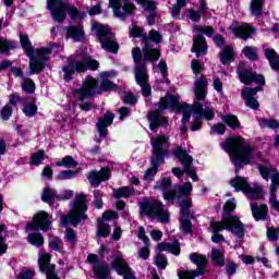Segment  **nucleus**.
Here are the masks:
<instances>
[{
  "instance_id": "nucleus-1",
  "label": "nucleus",
  "mask_w": 279,
  "mask_h": 279,
  "mask_svg": "<svg viewBox=\"0 0 279 279\" xmlns=\"http://www.w3.org/2000/svg\"><path fill=\"white\" fill-rule=\"evenodd\" d=\"M194 95L196 101L191 106L193 122L191 130L197 132L202 128V120L213 121L215 119V109L210 106L202 105L199 101L206 99L208 95V78L206 76H199L194 81Z\"/></svg>"
},
{
  "instance_id": "nucleus-2",
  "label": "nucleus",
  "mask_w": 279,
  "mask_h": 279,
  "mask_svg": "<svg viewBox=\"0 0 279 279\" xmlns=\"http://www.w3.org/2000/svg\"><path fill=\"white\" fill-rule=\"evenodd\" d=\"M222 149L229 153L231 162L241 169L243 165H253L260 160V153L256 151L245 138L243 137H230L222 144Z\"/></svg>"
},
{
  "instance_id": "nucleus-3",
  "label": "nucleus",
  "mask_w": 279,
  "mask_h": 279,
  "mask_svg": "<svg viewBox=\"0 0 279 279\" xmlns=\"http://www.w3.org/2000/svg\"><path fill=\"white\" fill-rule=\"evenodd\" d=\"M20 40L26 56L29 58V75L40 73L45 69V63L49 60V56H51V47L34 49L32 41H29V36L23 34L20 35Z\"/></svg>"
},
{
  "instance_id": "nucleus-4",
  "label": "nucleus",
  "mask_w": 279,
  "mask_h": 279,
  "mask_svg": "<svg viewBox=\"0 0 279 279\" xmlns=\"http://www.w3.org/2000/svg\"><path fill=\"white\" fill-rule=\"evenodd\" d=\"M89 69L90 71H96L99 69V62L97 60L90 59L86 53V49L77 50L74 57L69 58V63L63 66L62 71L64 73L63 80L70 82V80L76 73H82Z\"/></svg>"
},
{
  "instance_id": "nucleus-5",
  "label": "nucleus",
  "mask_w": 279,
  "mask_h": 279,
  "mask_svg": "<svg viewBox=\"0 0 279 279\" xmlns=\"http://www.w3.org/2000/svg\"><path fill=\"white\" fill-rule=\"evenodd\" d=\"M129 29L132 38H143L144 40L142 61L156 62L160 58V50L151 48L150 44L162 43V35L157 31H151L147 36L143 34V28L135 24H132Z\"/></svg>"
},
{
  "instance_id": "nucleus-6",
  "label": "nucleus",
  "mask_w": 279,
  "mask_h": 279,
  "mask_svg": "<svg viewBox=\"0 0 279 279\" xmlns=\"http://www.w3.org/2000/svg\"><path fill=\"white\" fill-rule=\"evenodd\" d=\"M210 228L214 232L211 236L213 243H221V241H226L223 235L219 233L223 232V230L232 232L238 239H243L245 236V227L236 216L222 217L221 221L211 222Z\"/></svg>"
},
{
  "instance_id": "nucleus-7",
  "label": "nucleus",
  "mask_w": 279,
  "mask_h": 279,
  "mask_svg": "<svg viewBox=\"0 0 279 279\" xmlns=\"http://www.w3.org/2000/svg\"><path fill=\"white\" fill-rule=\"evenodd\" d=\"M47 10H49L54 23H64L66 21V12L72 21H82L84 13H80L77 8L62 0H47Z\"/></svg>"
},
{
  "instance_id": "nucleus-8",
  "label": "nucleus",
  "mask_w": 279,
  "mask_h": 279,
  "mask_svg": "<svg viewBox=\"0 0 279 279\" xmlns=\"http://www.w3.org/2000/svg\"><path fill=\"white\" fill-rule=\"evenodd\" d=\"M86 210H88L86 195L76 194L71 203L70 213L61 217V227L66 228L69 223L71 226H77L86 219Z\"/></svg>"
},
{
  "instance_id": "nucleus-9",
  "label": "nucleus",
  "mask_w": 279,
  "mask_h": 279,
  "mask_svg": "<svg viewBox=\"0 0 279 279\" xmlns=\"http://www.w3.org/2000/svg\"><path fill=\"white\" fill-rule=\"evenodd\" d=\"M169 109L177 110L182 114V125L180 126V132L184 134V132H186V123L191 121V114H193V107H191V105L180 104V96L169 94L160 99L159 110Z\"/></svg>"
},
{
  "instance_id": "nucleus-10",
  "label": "nucleus",
  "mask_w": 279,
  "mask_h": 279,
  "mask_svg": "<svg viewBox=\"0 0 279 279\" xmlns=\"http://www.w3.org/2000/svg\"><path fill=\"white\" fill-rule=\"evenodd\" d=\"M133 60L135 62V80L141 86L144 97L151 95V87L147 84V65L143 61V52L136 47L132 50Z\"/></svg>"
},
{
  "instance_id": "nucleus-11",
  "label": "nucleus",
  "mask_w": 279,
  "mask_h": 279,
  "mask_svg": "<svg viewBox=\"0 0 279 279\" xmlns=\"http://www.w3.org/2000/svg\"><path fill=\"white\" fill-rule=\"evenodd\" d=\"M154 190L162 191L163 199H166V202H175V197H178V195H190V193H193V184H191V182H186L182 186H174L171 191V179L162 178L161 182L156 183Z\"/></svg>"
},
{
  "instance_id": "nucleus-12",
  "label": "nucleus",
  "mask_w": 279,
  "mask_h": 279,
  "mask_svg": "<svg viewBox=\"0 0 279 279\" xmlns=\"http://www.w3.org/2000/svg\"><path fill=\"white\" fill-rule=\"evenodd\" d=\"M141 214L156 219L160 223H169V211L165 209L159 201L144 199L141 204Z\"/></svg>"
},
{
  "instance_id": "nucleus-13",
  "label": "nucleus",
  "mask_w": 279,
  "mask_h": 279,
  "mask_svg": "<svg viewBox=\"0 0 279 279\" xmlns=\"http://www.w3.org/2000/svg\"><path fill=\"white\" fill-rule=\"evenodd\" d=\"M193 34L194 43L192 51L196 53L197 58H199V56H206V53H208V45H206V38L204 36H207L208 38L214 36L215 28H213V26L194 25Z\"/></svg>"
},
{
  "instance_id": "nucleus-14",
  "label": "nucleus",
  "mask_w": 279,
  "mask_h": 279,
  "mask_svg": "<svg viewBox=\"0 0 279 279\" xmlns=\"http://www.w3.org/2000/svg\"><path fill=\"white\" fill-rule=\"evenodd\" d=\"M229 184L235 189V192L242 191L247 199H263L265 197V192L263 191L262 185L254 183L250 185L247 180L243 177H235L232 179Z\"/></svg>"
},
{
  "instance_id": "nucleus-15",
  "label": "nucleus",
  "mask_w": 279,
  "mask_h": 279,
  "mask_svg": "<svg viewBox=\"0 0 279 279\" xmlns=\"http://www.w3.org/2000/svg\"><path fill=\"white\" fill-rule=\"evenodd\" d=\"M93 29H95L99 43L105 51H109L110 53H117V51H119V44L114 39V35L110 28L101 24H94Z\"/></svg>"
},
{
  "instance_id": "nucleus-16",
  "label": "nucleus",
  "mask_w": 279,
  "mask_h": 279,
  "mask_svg": "<svg viewBox=\"0 0 279 279\" xmlns=\"http://www.w3.org/2000/svg\"><path fill=\"white\" fill-rule=\"evenodd\" d=\"M190 260L197 266V270H180L178 272L179 279H195L197 276H204V271H206V265H208V259L206 256L192 253L190 254Z\"/></svg>"
},
{
  "instance_id": "nucleus-17",
  "label": "nucleus",
  "mask_w": 279,
  "mask_h": 279,
  "mask_svg": "<svg viewBox=\"0 0 279 279\" xmlns=\"http://www.w3.org/2000/svg\"><path fill=\"white\" fill-rule=\"evenodd\" d=\"M150 144L153 147L151 159L158 160L159 162H165V156H169V147L171 143L169 142L168 135H158L150 138Z\"/></svg>"
},
{
  "instance_id": "nucleus-18",
  "label": "nucleus",
  "mask_w": 279,
  "mask_h": 279,
  "mask_svg": "<svg viewBox=\"0 0 279 279\" xmlns=\"http://www.w3.org/2000/svg\"><path fill=\"white\" fill-rule=\"evenodd\" d=\"M51 223H53V219L49 216V213L41 210L37 213L33 221L27 225V230H43V232H48V230H51Z\"/></svg>"
},
{
  "instance_id": "nucleus-19",
  "label": "nucleus",
  "mask_w": 279,
  "mask_h": 279,
  "mask_svg": "<svg viewBox=\"0 0 279 279\" xmlns=\"http://www.w3.org/2000/svg\"><path fill=\"white\" fill-rule=\"evenodd\" d=\"M258 170L264 180L269 181V178H271L270 193H276L279 189V172L271 167L269 161L258 163Z\"/></svg>"
},
{
  "instance_id": "nucleus-20",
  "label": "nucleus",
  "mask_w": 279,
  "mask_h": 279,
  "mask_svg": "<svg viewBox=\"0 0 279 279\" xmlns=\"http://www.w3.org/2000/svg\"><path fill=\"white\" fill-rule=\"evenodd\" d=\"M173 156H175L180 162L183 165V169L187 175L193 180V182H197V174L195 173V169L191 167L193 165V157L184 150L181 146H178L175 150L172 151Z\"/></svg>"
},
{
  "instance_id": "nucleus-21",
  "label": "nucleus",
  "mask_w": 279,
  "mask_h": 279,
  "mask_svg": "<svg viewBox=\"0 0 279 279\" xmlns=\"http://www.w3.org/2000/svg\"><path fill=\"white\" fill-rule=\"evenodd\" d=\"M229 29L235 35V38H242L243 40H247V38H252L256 34V29L252 25L241 22H233Z\"/></svg>"
},
{
  "instance_id": "nucleus-22",
  "label": "nucleus",
  "mask_w": 279,
  "mask_h": 279,
  "mask_svg": "<svg viewBox=\"0 0 279 279\" xmlns=\"http://www.w3.org/2000/svg\"><path fill=\"white\" fill-rule=\"evenodd\" d=\"M112 267L116 269L117 274L124 279H136V275H134V271H132V268L121 255H116L113 257Z\"/></svg>"
},
{
  "instance_id": "nucleus-23",
  "label": "nucleus",
  "mask_w": 279,
  "mask_h": 279,
  "mask_svg": "<svg viewBox=\"0 0 279 279\" xmlns=\"http://www.w3.org/2000/svg\"><path fill=\"white\" fill-rule=\"evenodd\" d=\"M147 0H135V3H137V5H143ZM113 10V9H112ZM117 10H119V12H125L123 15H117V13L113 10V15L116 16V19H125L126 16H130V14H132V12H134L136 10V5H134V3L130 2V0H117Z\"/></svg>"
},
{
  "instance_id": "nucleus-24",
  "label": "nucleus",
  "mask_w": 279,
  "mask_h": 279,
  "mask_svg": "<svg viewBox=\"0 0 279 279\" xmlns=\"http://www.w3.org/2000/svg\"><path fill=\"white\" fill-rule=\"evenodd\" d=\"M38 265L40 271L46 274L47 279H60V277H58L53 271V266H51V255H49V253H39Z\"/></svg>"
},
{
  "instance_id": "nucleus-25",
  "label": "nucleus",
  "mask_w": 279,
  "mask_h": 279,
  "mask_svg": "<svg viewBox=\"0 0 279 279\" xmlns=\"http://www.w3.org/2000/svg\"><path fill=\"white\" fill-rule=\"evenodd\" d=\"M97 80L94 77L88 76L83 85L74 92L75 95H80L81 97H84L85 99H88V97H93L95 95L97 89Z\"/></svg>"
},
{
  "instance_id": "nucleus-26",
  "label": "nucleus",
  "mask_w": 279,
  "mask_h": 279,
  "mask_svg": "<svg viewBox=\"0 0 279 279\" xmlns=\"http://www.w3.org/2000/svg\"><path fill=\"white\" fill-rule=\"evenodd\" d=\"M238 75L242 84H252V82H254L255 84H260V86H265V76L248 71H243L241 65L238 68Z\"/></svg>"
},
{
  "instance_id": "nucleus-27",
  "label": "nucleus",
  "mask_w": 279,
  "mask_h": 279,
  "mask_svg": "<svg viewBox=\"0 0 279 279\" xmlns=\"http://www.w3.org/2000/svg\"><path fill=\"white\" fill-rule=\"evenodd\" d=\"M260 90V87H255V88H250V87H244L242 89V98L244 101H246L247 108H251V110H257V108L260 107V104H258V100L254 98V95Z\"/></svg>"
},
{
  "instance_id": "nucleus-28",
  "label": "nucleus",
  "mask_w": 279,
  "mask_h": 279,
  "mask_svg": "<svg viewBox=\"0 0 279 279\" xmlns=\"http://www.w3.org/2000/svg\"><path fill=\"white\" fill-rule=\"evenodd\" d=\"M87 179L92 186H99L101 182H106V180H110V169L102 168L100 171H92L87 174Z\"/></svg>"
},
{
  "instance_id": "nucleus-29",
  "label": "nucleus",
  "mask_w": 279,
  "mask_h": 279,
  "mask_svg": "<svg viewBox=\"0 0 279 279\" xmlns=\"http://www.w3.org/2000/svg\"><path fill=\"white\" fill-rule=\"evenodd\" d=\"M114 121V113L107 111L104 118H100L97 123V130L99 132V136L106 138L108 136V128Z\"/></svg>"
},
{
  "instance_id": "nucleus-30",
  "label": "nucleus",
  "mask_w": 279,
  "mask_h": 279,
  "mask_svg": "<svg viewBox=\"0 0 279 279\" xmlns=\"http://www.w3.org/2000/svg\"><path fill=\"white\" fill-rule=\"evenodd\" d=\"M251 209L255 221H263L267 219V215L269 214V208L267 205H259L255 203H251Z\"/></svg>"
},
{
  "instance_id": "nucleus-31",
  "label": "nucleus",
  "mask_w": 279,
  "mask_h": 279,
  "mask_svg": "<svg viewBox=\"0 0 279 279\" xmlns=\"http://www.w3.org/2000/svg\"><path fill=\"white\" fill-rule=\"evenodd\" d=\"M148 120H149V130L151 132H156V128H159V125H165L167 123V118L162 117L160 112L153 111L148 113Z\"/></svg>"
},
{
  "instance_id": "nucleus-32",
  "label": "nucleus",
  "mask_w": 279,
  "mask_h": 279,
  "mask_svg": "<svg viewBox=\"0 0 279 279\" xmlns=\"http://www.w3.org/2000/svg\"><path fill=\"white\" fill-rule=\"evenodd\" d=\"M41 199L46 204H49V206H53L56 202L60 201V196H58L56 190L51 187H45L41 195Z\"/></svg>"
},
{
  "instance_id": "nucleus-33",
  "label": "nucleus",
  "mask_w": 279,
  "mask_h": 279,
  "mask_svg": "<svg viewBox=\"0 0 279 279\" xmlns=\"http://www.w3.org/2000/svg\"><path fill=\"white\" fill-rule=\"evenodd\" d=\"M158 252H170L174 256H180V243H159L157 244Z\"/></svg>"
},
{
  "instance_id": "nucleus-34",
  "label": "nucleus",
  "mask_w": 279,
  "mask_h": 279,
  "mask_svg": "<svg viewBox=\"0 0 279 279\" xmlns=\"http://www.w3.org/2000/svg\"><path fill=\"white\" fill-rule=\"evenodd\" d=\"M265 56L269 61L272 71H279V56L276 53V50L267 48L265 50Z\"/></svg>"
},
{
  "instance_id": "nucleus-35",
  "label": "nucleus",
  "mask_w": 279,
  "mask_h": 279,
  "mask_svg": "<svg viewBox=\"0 0 279 279\" xmlns=\"http://www.w3.org/2000/svg\"><path fill=\"white\" fill-rule=\"evenodd\" d=\"M66 38H72L74 43H80V40L84 39V31L80 26H70L66 28Z\"/></svg>"
},
{
  "instance_id": "nucleus-36",
  "label": "nucleus",
  "mask_w": 279,
  "mask_h": 279,
  "mask_svg": "<svg viewBox=\"0 0 279 279\" xmlns=\"http://www.w3.org/2000/svg\"><path fill=\"white\" fill-rule=\"evenodd\" d=\"M219 58L222 64H230V62H234V49L232 46H227L223 51L219 53Z\"/></svg>"
},
{
  "instance_id": "nucleus-37",
  "label": "nucleus",
  "mask_w": 279,
  "mask_h": 279,
  "mask_svg": "<svg viewBox=\"0 0 279 279\" xmlns=\"http://www.w3.org/2000/svg\"><path fill=\"white\" fill-rule=\"evenodd\" d=\"M93 270L96 278L99 279H108V276H110V269L106 264H95Z\"/></svg>"
},
{
  "instance_id": "nucleus-38",
  "label": "nucleus",
  "mask_w": 279,
  "mask_h": 279,
  "mask_svg": "<svg viewBox=\"0 0 279 279\" xmlns=\"http://www.w3.org/2000/svg\"><path fill=\"white\" fill-rule=\"evenodd\" d=\"M190 194H185V195H182V194H177V197L175 199H178L179 202V206L181 208V211L184 214L186 213V210H189V208H191V204H192V199L189 197Z\"/></svg>"
},
{
  "instance_id": "nucleus-39",
  "label": "nucleus",
  "mask_w": 279,
  "mask_h": 279,
  "mask_svg": "<svg viewBox=\"0 0 279 279\" xmlns=\"http://www.w3.org/2000/svg\"><path fill=\"white\" fill-rule=\"evenodd\" d=\"M263 5H265V0H251L250 12L253 16H260L263 14Z\"/></svg>"
},
{
  "instance_id": "nucleus-40",
  "label": "nucleus",
  "mask_w": 279,
  "mask_h": 279,
  "mask_svg": "<svg viewBox=\"0 0 279 279\" xmlns=\"http://www.w3.org/2000/svg\"><path fill=\"white\" fill-rule=\"evenodd\" d=\"M162 161H158L155 159H151V168H149L145 173H144V180H147L148 182H151L154 180V175L158 173V167L162 165Z\"/></svg>"
},
{
  "instance_id": "nucleus-41",
  "label": "nucleus",
  "mask_w": 279,
  "mask_h": 279,
  "mask_svg": "<svg viewBox=\"0 0 279 279\" xmlns=\"http://www.w3.org/2000/svg\"><path fill=\"white\" fill-rule=\"evenodd\" d=\"M23 112L25 117H36V113L38 112V106H36V102L34 100L32 101L25 100Z\"/></svg>"
},
{
  "instance_id": "nucleus-42",
  "label": "nucleus",
  "mask_w": 279,
  "mask_h": 279,
  "mask_svg": "<svg viewBox=\"0 0 279 279\" xmlns=\"http://www.w3.org/2000/svg\"><path fill=\"white\" fill-rule=\"evenodd\" d=\"M110 236V225L104 222L101 218L98 219V231H97V239H106Z\"/></svg>"
},
{
  "instance_id": "nucleus-43",
  "label": "nucleus",
  "mask_w": 279,
  "mask_h": 279,
  "mask_svg": "<svg viewBox=\"0 0 279 279\" xmlns=\"http://www.w3.org/2000/svg\"><path fill=\"white\" fill-rule=\"evenodd\" d=\"M3 27V21L0 20V29ZM10 49H14V43L0 37V53H10Z\"/></svg>"
},
{
  "instance_id": "nucleus-44",
  "label": "nucleus",
  "mask_w": 279,
  "mask_h": 279,
  "mask_svg": "<svg viewBox=\"0 0 279 279\" xmlns=\"http://www.w3.org/2000/svg\"><path fill=\"white\" fill-rule=\"evenodd\" d=\"M134 193V187L132 186H123L117 190H113V197L120 199L121 197H130Z\"/></svg>"
},
{
  "instance_id": "nucleus-45",
  "label": "nucleus",
  "mask_w": 279,
  "mask_h": 279,
  "mask_svg": "<svg viewBox=\"0 0 279 279\" xmlns=\"http://www.w3.org/2000/svg\"><path fill=\"white\" fill-rule=\"evenodd\" d=\"M211 259L219 267H223V265H226V259L223 258V252H221V250L213 248L211 250Z\"/></svg>"
},
{
  "instance_id": "nucleus-46",
  "label": "nucleus",
  "mask_w": 279,
  "mask_h": 279,
  "mask_svg": "<svg viewBox=\"0 0 279 279\" xmlns=\"http://www.w3.org/2000/svg\"><path fill=\"white\" fill-rule=\"evenodd\" d=\"M223 123L228 124L231 130H239L241 128V122L235 116H225L222 117Z\"/></svg>"
},
{
  "instance_id": "nucleus-47",
  "label": "nucleus",
  "mask_w": 279,
  "mask_h": 279,
  "mask_svg": "<svg viewBox=\"0 0 279 279\" xmlns=\"http://www.w3.org/2000/svg\"><path fill=\"white\" fill-rule=\"evenodd\" d=\"M28 243L31 245H35L36 247H40V245H44L45 243V238L40 233H31L27 236Z\"/></svg>"
},
{
  "instance_id": "nucleus-48",
  "label": "nucleus",
  "mask_w": 279,
  "mask_h": 279,
  "mask_svg": "<svg viewBox=\"0 0 279 279\" xmlns=\"http://www.w3.org/2000/svg\"><path fill=\"white\" fill-rule=\"evenodd\" d=\"M57 167H65V169H71L77 167V162L73 159L72 156H65L60 161H57Z\"/></svg>"
},
{
  "instance_id": "nucleus-49",
  "label": "nucleus",
  "mask_w": 279,
  "mask_h": 279,
  "mask_svg": "<svg viewBox=\"0 0 279 279\" xmlns=\"http://www.w3.org/2000/svg\"><path fill=\"white\" fill-rule=\"evenodd\" d=\"M45 158H47V156L45 155V150H38L31 156V165L38 167V165H40L43 160H45Z\"/></svg>"
},
{
  "instance_id": "nucleus-50",
  "label": "nucleus",
  "mask_w": 279,
  "mask_h": 279,
  "mask_svg": "<svg viewBox=\"0 0 279 279\" xmlns=\"http://www.w3.org/2000/svg\"><path fill=\"white\" fill-rule=\"evenodd\" d=\"M234 210H236V199L231 198L227 201L223 206V213H225L223 217H230L228 215H230V213H234Z\"/></svg>"
},
{
  "instance_id": "nucleus-51",
  "label": "nucleus",
  "mask_w": 279,
  "mask_h": 279,
  "mask_svg": "<svg viewBox=\"0 0 279 279\" xmlns=\"http://www.w3.org/2000/svg\"><path fill=\"white\" fill-rule=\"evenodd\" d=\"M8 227L5 225H0V255L8 252V244H5V238H3L2 232H5Z\"/></svg>"
},
{
  "instance_id": "nucleus-52",
  "label": "nucleus",
  "mask_w": 279,
  "mask_h": 279,
  "mask_svg": "<svg viewBox=\"0 0 279 279\" xmlns=\"http://www.w3.org/2000/svg\"><path fill=\"white\" fill-rule=\"evenodd\" d=\"M22 88L24 93L32 94L36 92V84H34V81H32L31 78H25L22 82Z\"/></svg>"
},
{
  "instance_id": "nucleus-53",
  "label": "nucleus",
  "mask_w": 279,
  "mask_h": 279,
  "mask_svg": "<svg viewBox=\"0 0 279 279\" xmlns=\"http://www.w3.org/2000/svg\"><path fill=\"white\" fill-rule=\"evenodd\" d=\"M183 16H186V19H190V21H193V23H197L199 19H202V13H199V11L190 9L183 13Z\"/></svg>"
},
{
  "instance_id": "nucleus-54",
  "label": "nucleus",
  "mask_w": 279,
  "mask_h": 279,
  "mask_svg": "<svg viewBox=\"0 0 279 279\" xmlns=\"http://www.w3.org/2000/svg\"><path fill=\"white\" fill-rule=\"evenodd\" d=\"M184 7H186V0H177V4L172 7V17L177 19V16H180V12Z\"/></svg>"
},
{
  "instance_id": "nucleus-55",
  "label": "nucleus",
  "mask_w": 279,
  "mask_h": 279,
  "mask_svg": "<svg viewBox=\"0 0 279 279\" xmlns=\"http://www.w3.org/2000/svg\"><path fill=\"white\" fill-rule=\"evenodd\" d=\"M77 175V171L64 170L57 175V180H72Z\"/></svg>"
},
{
  "instance_id": "nucleus-56",
  "label": "nucleus",
  "mask_w": 279,
  "mask_h": 279,
  "mask_svg": "<svg viewBox=\"0 0 279 279\" xmlns=\"http://www.w3.org/2000/svg\"><path fill=\"white\" fill-rule=\"evenodd\" d=\"M191 69L194 75H199L204 71V63L199 62L197 59H193L191 62Z\"/></svg>"
},
{
  "instance_id": "nucleus-57",
  "label": "nucleus",
  "mask_w": 279,
  "mask_h": 279,
  "mask_svg": "<svg viewBox=\"0 0 279 279\" xmlns=\"http://www.w3.org/2000/svg\"><path fill=\"white\" fill-rule=\"evenodd\" d=\"M65 241H68V243H70V245H75V241H77V233H75V230L66 229Z\"/></svg>"
},
{
  "instance_id": "nucleus-58",
  "label": "nucleus",
  "mask_w": 279,
  "mask_h": 279,
  "mask_svg": "<svg viewBox=\"0 0 279 279\" xmlns=\"http://www.w3.org/2000/svg\"><path fill=\"white\" fill-rule=\"evenodd\" d=\"M94 196H95V199L93 202V205L95 206V208L100 210V208H104V203L101 202V192L99 190H95Z\"/></svg>"
},
{
  "instance_id": "nucleus-59",
  "label": "nucleus",
  "mask_w": 279,
  "mask_h": 279,
  "mask_svg": "<svg viewBox=\"0 0 279 279\" xmlns=\"http://www.w3.org/2000/svg\"><path fill=\"white\" fill-rule=\"evenodd\" d=\"M262 128H270V130H278L279 121L278 120H262Z\"/></svg>"
},
{
  "instance_id": "nucleus-60",
  "label": "nucleus",
  "mask_w": 279,
  "mask_h": 279,
  "mask_svg": "<svg viewBox=\"0 0 279 279\" xmlns=\"http://www.w3.org/2000/svg\"><path fill=\"white\" fill-rule=\"evenodd\" d=\"M155 265H157L159 269H167V257L158 254L155 258Z\"/></svg>"
},
{
  "instance_id": "nucleus-61",
  "label": "nucleus",
  "mask_w": 279,
  "mask_h": 279,
  "mask_svg": "<svg viewBox=\"0 0 279 279\" xmlns=\"http://www.w3.org/2000/svg\"><path fill=\"white\" fill-rule=\"evenodd\" d=\"M12 117V106L7 105L1 110V120L8 121Z\"/></svg>"
},
{
  "instance_id": "nucleus-62",
  "label": "nucleus",
  "mask_w": 279,
  "mask_h": 279,
  "mask_svg": "<svg viewBox=\"0 0 279 279\" xmlns=\"http://www.w3.org/2000/svg\"><path fill=\"white\" fill-rule=\"evenodd\" d=\"M143 10L149 12V14L156 13V2L151 0H146V2L142 5Z\"/></svg>"
},
{
  "instance_id": "nucleus-63",
  "label": "nucleus",
  "mask_w": 279,
  "mask_h": 279,
  "mask_svg": "<svg viewBox=\"0 0 279 279\" xmlns=\"http://www.w3.org/2000/svg\"><path fill=\"white\" fill-rule=\"evenodd\" d=\"M243 53H244V56H246V58H248V60H256V49H254L250 46H246L243 49Z\"/></svg>"
},
{
  "instance_id": "nucleus-64",
  "label": "nucleus",
  "mask_w": 279,
  "mask_h": 279,
  "mask_svg": "<svg viewBox=\"0 0 279 279\" xmlns=\"http://www.w3.org/2000/svg\"><path fill=\"white\" fill-rule=\"evenodd\" d=\"M269 203L271 208H274L275 210H277V213H279V202H278V197L276 196V192H270Z\"/></svg>"
}]
</instances>
